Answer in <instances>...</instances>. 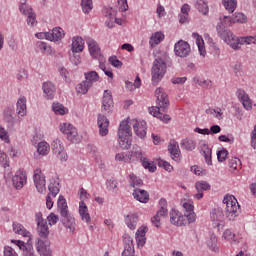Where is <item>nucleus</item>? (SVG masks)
<instances>
[{"instance_id": "nucleus-24", "label": "nucleus", "mask_w": 256, "mask_h": 256, "mask_svg": "<svg viewBox=\"0 0 256 256\" xmlns=\"http://www.w3.org/2000/svg\"><path fill=\"white\" fill-rule=\"evenodd\" d=\"M85 49V42L80 36H74L72 38V52L73 53H83Z\"/></svg>"}, {"instance_id": "nucleus-64", "label": "nucleus", "mask_w": 256, "mask_h": 256, "mask_svg": "<svg viewBox=\"0 0 256 256\" xmlns=\"http://www.w3.org/2000/svg\"><path fill=\"white\" fill-rule=\"evenodd\" d=\"M4 256H19V255H17V252L15 251V249H13L10 246H6L4 247Z\"/></svg>"}, {"instance_id": "nucleus-49", "label": "nucleus", "mask_w": 256, "mask_h": 256, "mask_svg": "<svg viewBox=\"0 0 256 256\" xmlns=\"http://www.w3.org/2000/svg\"><path fill=\"white\" fill-rule=\"evenodd\" d=\"M247 22V16L241 12H236L232 16V23H246Z\"/></svg>"}, {"instance_id": "nucleus-60", "label": "nucleus", "mask_w": 256, "mask_h": 256, "mask_svg": "<svg viewBox=\"0 0 256 256\" xmlns=\"http://www.w3.org/2000/svg\"><path fill=\"white\" fill-rule=\"evenodd\" d=\"M0 163L4 169H7L9 167V158L5 153H0Z\"/></svg>"}, {"instance_id": "nucleus-59", "label": "nucleus", "mask_w": 256, "mask_h": 256, "mask_svg": "<svg viewBox=\"0 0 256 256\" xmlns=\"http://www.w3.org/2000/svg\"><path fill=\"white\" fill-rule=\"evenodd\" d=\"M158 166L163 167V169H165V171H168L169 173L173 171V166H171V164H169V162L165 160H160L158 162Z\"/></svg>"}, {"instance_id": "nucleus-61", "label": "nucleus", "mask_w": 256, "mask_h": 256, "mask_svg": "<svg viewBox=\"0 0 256 256\" xmlns=\"http://www.w3.org/2000/svg\"><path fill=\"white\" fill-rule=\"evenodd\" d=\"M47 221L49 225H57V222L59 221V216L55 215V213H50V215L47 217Z\"/></svg>"}, {"instance_id": "nucleus-52", "label": "nucleus", "mask_w": 256, "mask_h": 256, "mask_svg": "<svg viewBox=\"0 0 256 256\" xmlns=\"http://www.w3.org/2000/svg\"><path fill=\"white\" fill-rule=\"evenodd\" d=\"M117 180L115 178L108 179L106 181V186L109 191H113V193H117Z\"/></svg>"}, {"instance_id": "nucleus-43", "label": "nucleus", "mask_w": 256, "mask_h": 256, "mask_svg": "<svg viewBox=\"0 0 256 256\" xmlns=\"http://www.w3.org/2000/svg\"><path fill=\"white\" fill-rule=\"evenodd\" d=\"M142 166L144 167V169H148L150 173H155V171H157V166L155 165V163L148 158L142 159Z\"/></svg>"}, {"instance_id": "nucleus-53", "label": "nucleus", "mask_w": 256, "mask_h": 256, "mask_svg": "<svg viewBox=\"0 0 256 256\" xmlns=\"http://www.w3.org/2000/svg\"><path fill=\"white\" fill-rule=\"evenodd\" d=\"M26 17V23L29 27H37V14H35V12L29 14Z\"/></svg>"}, {"instance_id": "nucleus-44", "label": "nucleus", "mask_w": 256, "mask_h": 256, "mask_svg": "<svg viewBox=\"0 0 256 256\" xmlns=\"http://www.w3.org/2000/svg\"><path fill=\"white\" fill-rule=\"evenodd\" d=\"M89 89H91L90 84H88V82H86L85 80L82 81L80 84H78L76 86V91L77 93H79L80 95H85L88 93Z\"/></svg>"}, {"instance_id": "nucleus-27", "label": "nucleus", "mask_w": 256, "mask_h": 256, "mask_svg": "<svg viewBox=\"0 0 256 256\" xmlns=\"http://www.w3.org/2000/svg\"><path fill=\"white\" fill-rule=\"evenodd\" d=\"M79 215L84 223H91V215H89V209L87 208V204H85L83 201L79 202Z\"/></svg>"}, {"instance_id": "nucleus-36", "label": "nucleus", "mask_w": 256, "mask_h": 256, "mask_svg": "<svg viewBox=\"0 0 256 256\" xmlns=\"http://www.w3.org/2000/svg\"><path fill=\"white\" fill-rule=\"evenodd\" d=\"M201 151L203 152L207 165H213V161L211 160L212 150L209 145L202 144Z\"/></svg>"}, {"instance_id": "nucleus-56", "label": "nucleus", "mask_w": 256, "mask_h": 256, "mask_svg": "<svg viewBox=\"0 0 256 256\" xmlns=\"http://www.w3.org/2000/svg\"><path fill=\"white\" fill-rule=\"evenodd\" d=\"M77 53L79 52L70 53V61L73 65H79V63H81V56Z\"/></svg>"}, {"instance_id": "nucleus-34", "label": "nucleus", "mask_w": 256, "mask_h": 256, "mask_svg": "<svg viewBox=\"0 0 256 256\" xmlns=\"http://www.w3.org/2000/svg\"><path fill=\"white\" fill-rule=\"evenodd\" d=\"M138 221H139V217H137V215H135V214H130V215L126 216V218H125V223H126L127 227H129L131 229V231H134V229L137 228Z\"/></svg>"}, {"instance_id": "nucleus-25", "label": "nucleus", "mask_w": 256, "mask_h": 256, "mask_svg": "<svg viewBox=\"0 0 256 256\" xmlns=\"http://www.w3.org/2000/svg\"><path fill=\"white\" fill-rule=\"evenodd\" d=\"M64 37L65 32L61 27L53 28L51 32H48V41H61Z\"/></svg>"}, {"instance_id": "nucleus-46", "label": "nucleus", "mask_w": 256, "mask_h": 256, "mask_svg": "<svg viewBox=\"0 0 256 256\" xmlns=\"http://www.w3.org/2000/svg\"><path fill=\"white\" fill-rule=\"evenodd\" d=\"M129 179L130 187H141L143 185V180L133 173L129 174Z\"/></svg>"}, {"instance_id": "nucleus-57", "label": "nucleus", "mask_w": 256, "mask_h": 256, "mask_svg": "<svg viewBox=\"0 0 256 256\" xmlns=\"http://www.w3.org/2000/svg\"><path fill=\"white\" fill-rule=\"evenodd\" d=\"M123 241H124V247L135 248V246L133 245V238H131L129 234L123 235Z\"/></svg>"}, {"instance_id": "nucleus-29", "label": "nucleus", "mask_w": 256, "mask_h": 256, "mask_svg": "<svg viewBox=\"0 0 256 256\" xmlns=\"http://www.w3.org/2000/svg\"><path fill=\"white\" fill-rule=\"evenodd\" d=\"M13 231H14V233H16V235H21L22 237H27L28 241H31V232L27 231V229H25L24 225L14 222L13 223Z\"/></svg>"}, {"instance_id": "nucleus-41", "label": "nucleus", "mask_w": 256, "mask_h": 256, "mask_svg": "<svg viewBox=\"0 0 256 256\" xmlns=\"http://www.w3.org/2000/svg\"><path fill=\"white\" fill-rule=\"evenodd\" d=\"M222 5H224V7L228 13H233L235 11V9H237V1L236 0H222Z\"/></svg>"}, {"instance_id": "nucleus-20", "label": "nucleus", "mask_w": 256, "mask_h": 256, "mask_svg": "<svg viewBox=\"0 0 256 256\" xmlns=\"http://www.w3.org/2000/svg\"><path fill=\"white\" fill-rule=\"evenodd\" d=\"M211 221L216 223L217 227L225 220V214H223V208H214L210 213Z\"/></svg>"}, {"instance_id": "nucleus-30", "label": "nucleus", "mask_w": 256, "mask_h": 256, "mask_svg": "<svg viewBox=\"0 0 256 256\" xmlns=\"http://www.w3.org/2000/svg\"><path fill=\"white\" fill-rule=\"evenodd\" d=\"M133 197L140 203H147L149 201V193L145 190L135 189L133 192Z\"/></svg>"}, {"instance_id": "nucleus-14", "label": "nucleus", "mask_w": 256, "mask_h": 256, "mask_svg": "<svg viewBox=\"0 0 256 256\" xmlns=\"http://www.w3.org/2000/svg\"><path fill=\"white\" fill-rule=\"evenodd\" d=\"M13 187L15 189H23L27 183V173L24 170H19L12 178Z\"/></svg>"}, {"instance_id": "nucleus-40", "label": "nucleus", "mask_w": 256, "mask_h": 256, "mask_svg": "<svg viewBox=\"0 0 256 256\" xmlns=\"http://www.w3.org/2000/svg\"><path fill=\"white\" fill-rule=\"evenodd\" d=\"M52 111H54L55 115H66V113H69V110L59 102L52 104Z\"/></svg>"}, {"instance_id": "nucleus-22", "label": "nucleus", "mask_w": 256, "mask_h": 256, "mask_svg": "<svg viewBox=\"0 0 256 256\" xmlns=\"http://www.w3.org/2000/svg\"><path fill=\"white\" fill-rule=\"evenodd\" d=\"M43 93L45 95V99L51 100L55 97V85L52 82H44L42 85Z\"/></svg>"}, {"instance_id": "nucleus-3", "label": "nucleus", "mask_w": 256, "mask_h": 256, "mask_svg": "<svg viewBox=\"0 0 256 256\" xmlns=\"http://www.w3.org/2000/svg\"><path fill=\"white\" fill-rule=\"evenodd\" d=\"M132 135L133 132L131 131L129 122L122 121L118 129V143L121 149H129L131 147Z\"/></svg>"}, {"instance_id": "nucleus-35", "label": "nucleus", "mask_w": 256, "mask_h": 256, "mask_svg": "<svg viewBox=\"0 0 256 256\" xmlns=\"http://www.w3.org/2000/svg\"><path fill=\"white\" fill-rule=\"evenodd\" d=\"M163 39H165V35L162 32H155L150 37V41H149L150 46L157 47V45H159V43H161V41H163Z\"/></svg>"}, {"instance_id": "nucleus-37", "label": "nucleus", "mask_w": 256, "mask_h": 256, "mask_svg": "<svg viewBox=\"0 0 256 256\" xmlns=\"http://www.w3.org/2000/svg\"><path fill=\"white\" fill-rule=\"evenodd\" d=\"M226 43L232 47V49H241V45H243V42H241V38L235 36L232 34L228 40H226Z\"/></svg>"}, {"instance_id": "nucleus-13", "label": "nucleus", "mask_w": 256, "mask_h": 256, "mask_svg": "<svg viewBox=\"0 0 256 256\" xmlns=\"http://www.w3.org/2000/svg\"><path fill=\"white\" fill-rule=\"evenodd\" d=\"M133 129L140 139L147 137V122L145 120H133Z\"/></svg>"}, {"instance_id": "nucleus-26", "label": "nucleus", "mask_w": 256, "mask_h": 256, "mask_svg": "<svg viewBox=\"0 0 256 256\" xmlns=\"http://www.w3.org/2000/svg\"><path fill=\"white\" fill-rule=\"evenodd\" d=\"M168 151L174 161H179V157H181V150H179V143L175 141H171L168 145Z\"/></svg>"}, {"instance_id": "nucleus-8", "label": "nucleus", "mask_w": 256, "mask_h": 256, "mask_svg": "<svg viewBox=\"0 0 256 256\" xmlns=\"http://www.w3.org/2000/svg\"><path fill=\"white\" fill-rule=\"evenodd\" d=\"M160 209L157 211L156 215L152 217L151 221L154 227H161V218L165 219L169 214L167 210V200L161 198L159 201Z\"/></svg>"}, {"instance_id": "nucleus-48", "label": "nucleus", "mask_w": 256, "mask_h": 256, "mask_svg": "<svg viewBox=\"0 0 256 256\" xmlns=\"http://www.w3.org/2000/svg\"><path fill=\"white\" fill-rule=\"evenodd\" d=\"M196 9L202 13V15H207V13H209V6L207 5V3H205V1L203 0H199L196 3Z\"/></svg>"}, {"instance_id": "nucleus-23", "label": "nucleus", "mask_w": 256, "mask_h": 256, "mask_svg": "<svg viewBox=\"0 0 256 256\" xmlns=\"http://www.w3.org/2000/svg\"><path fill=\"white\" fill-rule=\"evenodd\" d=\"M16 113L19 117H25V115H27V98H25V96L18 99L16 104Z\"/></svg>"}, {"instance_id": "nucleus-6", "label": "nucleus", "mask_w": 256, "mask_h": 256, "mask_svg": "<svg viewBox=\"0 0 256 256\" xmlns=\"http://www.w3.org/2000/svg\"><path fill=\"white\" fill-rule=\"evenodd\" d=\"M59 130L66 135V138L71 143H81V136L77 132V128H75L72 124L62 123L59 125Z\"/></svg>"}, {"instance_id": "nucleus-1", "label": "nucleus", "mask_w": 256, "mask_h": 256, "mask_svg": "<svg viewBox=\"0 0 256 256\" xmlns=\"http://www.w3.org/2000/svg\"><path fill=\"white\" fill-rule=\"evenodd\" d=\"M155 95L158 106L149 108V113L150 115H153V117H157V119L163 121V123H169V121H171V116L165 114V111L169 108V98L167 93L163 88H157Z\"/></svg>"}, {"instance_id": "nucleus-62", "label": "nucleus", "mask_w": 256, "mask_h": 256, "mask_svg": "<svg viewBox=\"0 0 256 256\" xmlns=\"http://www.w3.org/2000/svg\"><path fill=\"white\" fill-rule=\"evenodd\" d=\"M109 63L112 64L113 67H121L123 65V62L117 59V56H111Z\"/></svg>"}, {"instance_id": "nucleus-5", "label": "nucleus", "mask_w": 256, "mask_h": 256, "mask_svg": "<svg viewBox=\"0 0 256 256\" xmlns=\"http://www.w3.org/2000/svg\"><path fill=\"white\" fill-rule=\"evenodd\" d=\"M223 203L225 205L226 217L229 221H235L236 217H239V202H237V198L233 195H226L223 198Z\"/></svg>"}, {"instance_id": "nucleus-16", "label": "nucleus", "mask_w": 256, "mask_h": 256, "mask_svg": "<svg viewBox=\"0 0 256 256\" xmlns=\"http://www.w3.org/2000/svg\"><path fill=\"white\" fill-rule=\"evenodd\" d=\"M98 127H99V135L101 137H106L109 135V119L105 115H98Z\"/></svg>"}, {"instance_id": "nucleus-58", "label": "nucleus", "mask_w": 256, "mask_h": 256, "mask_svg": "<svg viewBox=\"0 0 256 256\" xmlns=\"http://www.w3.org/2000/svg\"><path fill=\"white\" fill-rule=\"evenodd\" d=\"M183 217H185L186 222L188 221V223H195L196 215L194 211L184 212Z\"/></svg>"}, {"instance_id": "nucleus-45", "label": "nucleus", "mask_w": 256, "mask_h": 256, "mask_svg": "<svg viewBox=\"0 0 256 256\" xmlns=\"http://www.w3.org/2000/svg\"><path fill=\"white\" fill-rule=\"evenodd\" d=\"M181 148L185 149L186 151H193L196 147L195 141L191 139H184L181 142Z\"/></svg>"}, {"instance_id": "nucleus-18", "label": "nucleus", "mask_w": 256, "mask_h": 256, "mask_svg": "<svg viewBox=\"0 0 256 256\" xmlns=\"http://www.w3.org/2000/svg\"><path fill=\"white\" fill-rule=\"evenodd\" d=\"M195 189L197 193L194 195V199H203V192L209 191L211 189V185L207 181H198L195 183Z\"/></svg>"}, {"instance_id": "nucleus-28", "label": "nucleus", "mask_w": 256, "mask_h": 256, "mask_svg": "<svg viewBox=\"0 0 256 256\" xmlns=\"http://www.w3.org/2000/svg\"><path fill=\"white\" fill-rule=\"evenodd\" d=\"M217 33L219 35V37H221V39H223V41H229L230 37H233V32H231V30L225 28V25L223 24H218L216 27Z\"/></svg>"}, {"instance_id": "nucleus-9", "label": "nucleus", "mask_w": 256, "mask_h": 256, "mask_svg": "<svg viewBox=\"0 0 256 256\" xmlns=\"http://www.w3.org/2000/svg\"><path fill=\"white\" fill-rule=\"evenodd\" d=\"M49 194L46 197V207L47 209H53V200L52 197H57L59 195V181L55 178H51L48 185Z\"/></svg>"}, {"instance_id": "nucleus-10", "label": "nucleus", "mask_w": 256, "mask_h": 256, "mask_svg": "<svg viewBox=\"0 0 256 256\" xmlns=\"http://www.w3.org/2000/svg\"><path fill=\"white\" fill-rule=\"evenodd\" d=\"M174 53L176 57L185 59L191 54V45L185 40H180L174 45Z\"/></svg>"}, {"instance_id": "nucleus-47", "label": "nucleus", "mask_w": 256, "mask_h": 256, "mask_svg": "<svg viewBox=\"0 0 256 256\" xmlns=\"http://www.w3.org/2000/svg\"><path fill=\"white\" fill-rule=\"evenodd\" d=\"M37 47L41 51V53H44L45 55H51V53H53L51 46L45 42H38Z\"/></svg>"}, {"instance_id": "nucleus-17", "label": "nucleus", "mask_w": 256, "mask_h": 256, "mask_svg": "<svg viewBox=\"0 0 256 256\" xmlns=\"http://www.w3.org/2000/svg\"><path fill=\"white\" fill-rule=\"evenodd\" d=\"M111 109H113V96L111 95V91L105 90L102 101V111L104 113H109Z\"/></svg>"}, {"instance_id": "nucleus-12", "label": "nucleus", "mask_w": 256, "mask_h": 256, "mask_svg": "<svg viewBox=\"0 0 256 256\" xmlns=\"http://www.w3.org/2000/svg\"><path fill=\"white\" fill-rule=\"evenodd\" d=\"M50 245L51 243L49 241L37 238L35 248L40 256H52L51 248H49Z\"/></svg>"}, {"instance_id": "nucleus-50", "label": "nucleus", "mask_w": 256, "mask_h": 256, "mask_svg": "<svg viewBox=\"0 0 256 256\" xmlns=\"http://www.w3.org/2000/svg\"><path fill=\"white\" fill-rule=\"evenodd\" d=\"M81 6L83 13H89L93 11V0H81Z\"/></svg>"}, {"instance_id": "nucleus-39", "label": "nucleus", "mask_w": 256, "mask_h": 256, "mask_svg": "<svg viewBox=\"0 0 256 256\" xmlns=\"http://www.w3.org/2000/svg\"><path fill=\"white\" fill-rule=\"evenodd\" d=\"M37 231L39 237H41L42 239H47V237H49V226H47V222L38 224Z\"/></svg>"}, {"instance_id": "nucleus-38", "label": "nucleus", "mask_w": 256, "mask_h": 256, "mask_svg": "<svg viewBox=\"0 0 256 256\" xmlns=\"http://www.w3.org/2000/svg\"><path fill=\"white\" fill-rule=\"evenodd\" d=\"M19 11L22 15H24V17H27V16L35 13V11H33V7H31V5H29L25 2H20Z\"/></svg>"}, {"instance_id": "nucleus-19", "label": "nucleus", "mask_w": 256, "mask_h": 256, "mask_svg": "<svg viewBox=\"0 0 256 256\" xmlns=\"http://www.w3.org/2000/svg\"><path fill=\"white\" fill-rule=\"evenodd\" d=\"M238 99L241 101L244 109L247 111H251L253 108V104L251 103V99H249V95L244 90L237 91Z\"/></svg>"}, {"instance_id": "nucleus-21", "label": "nucleus", "mask_w": 256, "mask_h": 256, "mask_svg": "<svg viewBox=\"0 0 256 256\" xmlns=\"http://www.w3.org/2000/svg\"><path fill=\"white\" fill-rule=\"evenodd\" d=\"M89 49V53L94 59H97L99 55H101V48H99V44L91 38H88L86 41Z\"/></svg>"}, {"instance_id": "nucleus-42", "label": "nucleus", "mask_w": 256, "mask_h": 256, "mask_svg": "<svg viewBox=\"0 0 256 256\" xmlns=\"http://www.w3.org/2000/svg\"><path fill=\"white\" fill-rule=\"evenodd\" d=\"M37 151L39 155H49V151H51V146L47 142H40L37 146Z\"/></svg>"}, {"instance_id": "nucleus-31", "label": "nucleus", "mask_w": 256, "mask_h": 256, "mask_svg": "<svg viewBox=\"0 0 256 256\" xmlns=\"http://www.w3.org/2000/svg\"><path fill=\"white\" fill-rule=\"evenodd\" d=\"M147 233V227L145 226H141L137 232H136V241H137V245L138 247H143V245H145V234Z\"/></svg>"}, {"instance_id": "nucleus-63", "label": "nucleus", "mask_w": 256, "mask_h": 256, "mask_svg": "<svg viewBox=\"0 0 256 256\" xmlns=\"http://www.w3.org/2000/svg\"><path fill=\"white\" fill-rule=\"evenodd\" d=\"M122 256H135V248H131V246L124 247Z\"/></svg>"}, {"instance_id": "nucleus-15", "label": "nucleus", "mask_w": 256, "mask_h": 256, "mask_svg": "<svg viewBox=\"0 0 256 256\" xmlns=\"http://www.w3.org/2000/svg\"><path fill=\"white\" fill-rule=\"evenodd\" d=\"M170 223L176 227H183V225H187V220L179 211L172 209L170 211Z\"/></svg>"}, {"instance_id": "nucleus-55", "label": "nucleus", "mask_w": 256, "mask_h": 256, "mask_svg": "<svg viewBox=\"0 0 256 256\" xmlns=\"http://www.w3.org/2000/svg\"><path fill=\"white\" fill-rule=\"evenodd\" d=\"M227 155H229V151L227 149L222 148L220 151L217 152V159L220 163H223L225 159H227Z\"/></svg>"}, {"instance_id": "nucleus-32", "label": "nucleus", "mask_w": 256, "mask_h": 256, "mask_svg": "<svg viewBox=\"0 0 256 256\" xmlns=\"http://www.w3.org/2000/svg\"><path fill=\"white\" fill-rule=\"evenodd\" d=\"M192 37L196 39V45L198 47L200 55L205 57V42L203 41V37L199 35L197 32L192 33Z\"/></svg>"}, {"instance_id": "nucleus-54", "label": "nucleus", "mask_w": 256, "mask_h": 256, "mask_svg": "<svg viewBox=\"0 0 256 256\" xmlns=\"http://www.w3.org/2000/svg\"><path fill=\"white\" fill-rule=\"evenodd\" d=\"M240 41L242 45H251L253 43L254 45L256 44V36H246V37H241Z\"/></svg>"}, {"instance_id": "nucleus-33", "label": "nucleus", "mask_w": 256, "mask_h": 256, "mask_svg": "<svg viewBox=\"0 0 256 256\" xmlns=\"http://www.w3.org/2000/svg\"><path fill=\"white\" fill-rule=\"evenodd\" d=\"M85 82L90 85V87H93V83H97L99 81V74H97L95 71L85 72Z\"/></svg>"}, {"instance_id": "nucleus-7", "label": "nucleus", "mask_w": 256, "mask_h": 256, "mask_svg": "<svg viewBox=\"0 0 256 256\" xmlns=\"http://www.w3.org/2000/svg\"><path fill=\"white\" fill-rule=\"evenodd\" d=\"M33 181L38 193H47V181L45 180V175L43 174V171H41V169L37 168L36 170H34Z\"/></svg>"}, {"instance_id": "nucleus-51", "label": "nucleus", "mask_w": 256, "mask_h": 256, "mask_svg": "<svg viewBox=\"0 0 256 256\" xmlns=\"http://www.w3.org/2000/svg\"><path fill=\"white\" fill-rule=\"evenodd\" d=\"M207 246L211 251H219V248H217V236H215V234L210 236V239L207 241Z\"/></svg>"}, {"instance_id": "nucleus-2", "label": "nucleus", "mask_w": 256, "mask_h": 256, "mask_svg": "<svg viewBox=\"0 0 256 256\" xmlns=\"http://www.w3.org/2000/svg\"><path fill=\"white\" fill-rule=\"evenodd\" d=\"M57 206L58 213L61 215L60 221L62 225L65 229L69 230V233H73L77 224L75 223V218L69 213V206H67V200H65V197L61 195L59 196Z\"/></svg>"}, {"instance_id": "nucleus-4", "label": "nucleus", "mask_w": 256, "mask_h": 256, "mask_svg": "<svg viewBox=\"0 0 256 256\" xmlns=\"http://www.w3.org/2000/svg\"><path fill=\"white\" fill-rule=\"evenodd\" d=\"M165 73H167V63L160 57L156 58L151 69L152 85H159L160 81L165 77Z\"/></svg>"}, {"instance_id": "nucleus-11", "label": "nucleus", "mask_w": 256, "mask_h": 256, "mask_svg": "<svg viewBox=\"0 0 256 256\" xmlns=\"http://www.w3.org/2000/svg\"><path fill=\"white\" fill-rule=\"evenodd\" d=\"M52 151L60 161H67V152H65V147L63 146V142H61V140L55 139L52 142Z\"/></svg>"}]
</instances>
